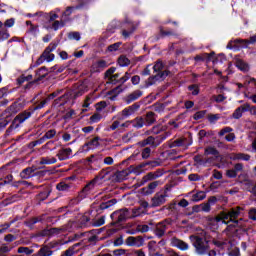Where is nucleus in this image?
<instances>
[{"instance_id": "nucleus-1", "label": "nucleus", "mask_w": 256, "mask_h": 256, "mask_svg": "<svg viewBox=\"0 0 256 256\" xmlns=\"http://www.w3.org/2000/svg\"><path fill=\"white\" fill-rule=\"evenodd\" d=\"M190 241L193 247H195L198 255H205V253L209 251V244H207V242L204 241L203 238L197 235H191Z\"/></svg>"}, {"instance_id": "nucleus-2", "label": "nucleus", "mask_w": 256, "mask_h": 256, "mask_svg": "<svg viewBox=\"0 0 256 256\" xmlns=\"http://www.w3.org/2000/svg\"><path fill=\"white\" fill-rule=\"evenodd\" d=\"M110 217L112 219L111 225H119V223H123V222L127 221V219H130L129 218V209L123 208V209L117 210V211L113 212L110 215Z\"/></svg>"}, {"instance_id": "nucleus-3", "label": "nucleus", "mask_w": 256, "mask_h": 256, "mask_svg": "<svg viewBox=\"0 0 256 256\" xmlns=\"http://www.w3.org/2000/svg\"><path fill=\"white\" fill-rule=\"evenodd\" d=\"M167 197H169L167 189L157 192L151 198V207H161V205H165V203H167Z\"/></svg>"}, {"instance_id": "nucleus-4", "label": "nucleus", "mask_w": 256, "mask_h": 256, "mask_svg": "<svg viewBox=\"0 0 256 256\" xmlns=\"http://www.w3.org/2000/svg\"><path fill=\"white\" fill-rule=\"evenodd\" d=\"M58 46H59V42L50 43L49 46L46 47V49L40 56L39 61H48V63L53 61V59H55V54L51 52L55 51V49H57Z\"/></svg>"}, {"instance_id": "nucleus-5", "label": "nucleus", "mask_w": 256, "mask_h": 256, "mask_svg": "<svg viewBox=\"0 0 256 256\" xmlns=\"http://www.w3.org/2000/svg\"><path fill=\"white\" fill-rule=\"evenodd\" d=\"M168 137H171V132H165L156 137L149 136L148 138H146V143L147 145H150V147L157 148L160 146L162 141H165V139H167Z\"/></svg>"}, {"instance_id": "nucleus-6", "label": "nucleus", "mask_w": 256, "mask_h": 256, "mask_svg": "<svg viewBox=\"0 0 256 256\" xmlns=\"http://www.w3.org/2000/svg\"><path fill=\"white\" fill-rule=\"evenodd\" d=\"M168 73L167 72H161L157 73L154 76H150L146 81H145V87H151V85H155L157 81H163L165 77H167Z\"/></svg>"}, {"instance_id": "nucleus-7", "label": "nucleus", "mask_w": 256, "mask_h": 256, "mask_svg": "<svg viewBox=\"0 0 256 256\" xmlns=\"http://www.w3.org/2000/svg\"><path fill=\"white\" fill-rule=\"evenodd\" d=\"M65 231H68L67 227H60V228H50L43 230L41 232L42 237H51L53 235H61V233H65Z\"/></svg>"}, {"instance_id": "nucleus-8", "label": "nucleus", "mask_w": 256, "mask_h": 256, "mask_svg": "<svg viewBox=\"0 0 256 256\" xmlns=\"http://www.w3.org/2000/svg\"><path fill=\"white\" fill-rule=\"evenodd\" d=\"M29 117H31V112H23L18 114L14 120H13V125H15V127H19V125H21V123H25V121H27V119H29Z\"/></svg>"}, {"instance_id": "nucleus-9", "label": "nucleus", "mask_w": 256, "mask_h": 256, "mask_svg": "<svg viewBox=\"0 0 256 256\" xmlns=\"http://www.w3.org/2000/svg\"><path fill=\"white\" fill-rule=\"evenodd\" d=\"M139 110V104H133L124 110H122L121 115L122 119H127V117H131L135 112Z\"/></svg>"}, {"instance_id": "nucleus-10", "label": "nucleus", "mask_w": 256, "mask_h": 256, "mask_svg": "<svg viewBox=\"0 0 256 256\" xmlns=\"http://www.w3.org/2000/svg\"><path fill=\"white\" fill-rule=\"evenodd\" d=\"M97 181H99V176H96L94 179H92L90 182H88L84 188L82 189V193L84 196L89 195L93 189H95V186L97 185Z\"/></svg>"}, {"instance_id": "nucleus-11", "label": "nucleus", "mask_w": 256, "mask_h": 256, "mask_svg": "<svg viewBox=\"0 0 256 256\" xmlns=\"http://www.w3.org/2000/svg\"><path fill=\"white\" fill-rule=\"evenodd\" d=\"M171 245L173 247H177L181 251H187V249H189V244H187L183 240H180L179 238H172L171 239Z\"/></svg>"}, {"instance_id": "nucleus-12", "label": "nucleus", "mask_w": 256, "mask_h": 256, "mask_svg": "<svg viewBox=\"0 0 256 256\" xmlns=\"http://www.w3.org/2000/svg\"><path fill=\"white\" fill-rule=\"evenodd\" d=\"M229 159L231 161H249L251 159V155L245 153H231L229 155Z\"/></svg>"}, {"instance_id": "nucleus-13", "label": "nucleus", "mask_w": 256, "mask_h": 256, "mask_svg": "<svg viewBox=\"0 0 256 256\" xmlns=\"http://www.w3.org/2000/svg\"><path fill=\"white\" fill-rule=\"evenodd\" d=\"M159 185H161V181L151 182L150 184H148L147 187L143 188L142 191L144 195H153V193H155V190L157 189V187H159Z\"/></svg>"}, {"instance_id": "nucleus-14", "label": "nucleus", "mask_w": 256, "mask_h": 256, "mask_svg": "<svg viewBox=\"0 0 256 256\" xmlns=\"http://www.w3.org/2000/svg\"><path fill=\"white\" fill-rule=\"evenodd\" d=\"M87 91H88L87 84L80 83L76 85V88L73 91V95L75 98L81 97V95H84V93H87Z\"/></svg>"}, {"instance_id": "nucleus-15", "label": "nucleus", "mask_w": 256, "mask_h": 256, "mask_svg": "<svg viewBox=\"0 0 256 256\" xmlns=\"http://www.w3.org/2000/svg\"><path fill=\"white\" fill-rule=\"evenodd\" d=\"M71 153H73V150H71V148H64L58 151L57 157L59 161H65L69 159V156L71 155Z\"/></svg>"}, {"instance_id": "nucleus-16", "label": "nucleus", "mask_w": 256, "mask_h": 256, "mask_svg": "<svg viewBox=\"0 0 256 256\" xmlns=\"http://www.w3.org/2000/svg\"><path fill=\"white\" fill-rule=\"evenodd\" d=\"M243 210V208L241 207H236V208H232L228 211V214L230 215V221H233L234 223H239V221L235 220L237 219V217H239V215H241V211Z\"/></svg>"}, {"instance_id": "nucleus-17", "label": "nucleus", "mask_w": 256, "mask_h": 256, "mask_svg": "<svg viewBox=\"0 0 256 256\" xmlns=\"http://www.w3.org/2000/svg\"><path fill=\"white\" fill-rule=\"evenodd\" d=\"M236 43L242 45V47H249V45H256V35L251 36L249 39H237Z\"/></svg>"}, {"instance_id": "nucleus-18", "label": "nucleus", "mask_w": 256, "mask_h": 256, "mask_svg": "<svg viewBox=\"0 0 256 256\" xmlns=\"http://www.w3.org/2000/svg\"><path fill=\"white\" fill-rule=\"evenodd\" d=\"M165 231H167V222H160L156 225L155 235L157 237H163Z\"/></svg>"}, {"instance_id": "nucleus-19", "label": "nucleus", "mask_w": 256, "mask_h": 256, "mask_svg": "<svg viewBox=\"0 0 256 256\" xmlns=\"http://www.w3.org/2000/svg\"><path fill=\"white\" fill-rule=\"evenodd\" d=\"M81 4L78 6H69L66 8V10L63 12V15L65 17H69L73 14L74 11H76V9H79L80 7H83V5H85V0H80Z\"/></svg>"}, {"instance_id": "nucleus-20", "label": "nucleus", "mask_w": 256, "mask_h": 256, "mask_svg": "<svg viewBox=\"0 0 256 256\" xmlns=\"http://www.w3.org/2000/svg\"><path fill=\"white\" fill-rule=\"evenodd\" d=\"M142 95L143 91L136 90L127 96L126 103H132V101H137V99H139V97H141Z\"/></svg>"}, {"instance_id": "nucleus-21", "label": "nucleus", "mask_w": 256, "mask_h": 256, "mask_svg": "<svg viewBox=\"0 0 256 256\" xmlns=\"http://www.w3.org/2000/svg\"><path fill=\"white\" fill-rule=\"evenodd\" d=\"M216 223H219V221H223L224 223H229L227 221H231V216L229 215V212H220L216 217H215Z\"/></svg>"}, {"instance_id": "nucleus-22", "label": "nucleus", "mask_w": 256, "mask_h": 256, "mask_svg": "<svg viewBox=\"0 0 256 256\" xmlns=\"http://www.w3.org/2000/svg\"><path fill=\"white\" fill-rule=\"evenodd\" d=\"M53 255V251L51 250V248H49V246L47 245H43L38 253H36L34 256H51Z\"/></svg>"}, {"instance_id": "nucleus-23", "label": "nucleus", "mask_w": 256, "mask_h": 256, "mask_svg": "<svg viewBox=\"0 0 256 256\" xmlns=\"http://www.w3.org/2000/svg\"><path fill=\"white\" fill-rule=\"evenodd\" d=\"M145 213V210H143L141 207H136L129 212V218L130 219H135L137 217H141Z\"/></svg>"}, {"instance_id": "nucleus-24", "label": "nucleus", "mask_w": 256, "mask_h": 256, "mask_svg": "<svg viewBox=\"0 0 256 256\" xmlns=\"http://www.w3.org/2000/svg\"><path fill=\"white\" fill-rule=\"evenodd\" d=\"M130 123L135 129H141L145 125V119H143V117H137L134 120L130 121Z\"/></svg>"}, {"instance_id": "nucleus-25", "label": "nucleus", "mask_w": 256, "mask_h": 256, "mask_svg": "<svg viewBox=\"0 0 256 256\" xmlns=\"http://www.w3.org/2000/svg\"><path fill=\"white\" fill-rule=\"evenodd\" d=\"M99 141H101V138L99 136H96L95 138H93L92 140L88 141L85 144V147H88V149H95L97 147H99V145H101L99 143Z\"/></svg>"}, {"instance_id": "nucleus-26", "label": "nucleus", "mask_w": 256, "mask_h": 256, "mask_svg": "<svg viewBox=\"0 0 256 256\" xmlns=\"http://www.w3.org/2000/svg\"><path fill=\"white\" fill-rule=\"evenodd\" d=\"M35 173V169L29 167V168H26L24 169L21 173H20V177L22 179H31V177H33Z\"/></svg>"}, {"instance_id": "nucleus-27", "label": "nucleus", "mask_w": 256, "mask_h": 256, "mask_svg": "<svg viewBox=\"0 0 256 256\" xmlns=\"http://www.w3.org/2000/svg\"><path fill=\"white\" fill-rule=\"evenodd\" d=\"M10 37L9 30H7V27L3 25V22L0 21V39L3 41L7 40Z\"/></svg>"}, {"instance_id": "nucleus-28", "label": "nucleus", "mask_w": 256, "mask_h": 256, "mask_svg": "<svg viewBox=\"0 0 256 256\" xmlns=\"http://www.w3.org/2000/svg\"><path fill=\"white\" fill-rule=\"evenodd\" d=\"M54 163H57V158L52 156L42 157L40 159V165H54Z\"/></svg>"}, {"instance_id": "nucleus-29", "label": "nucleus", "mask_w": 256, "mask_h": 256, "mask_svg": "<svg viewBox=\"0 0 256 256\" xmlns=\"http://www.w3.org/2000/svg\"><path fill=\"white\" fill-rule=\"evenodd\" d=\"M205 197H207L205 191H199L198 193L192 195L191 201H193V203H197L199 201H203Z\"/></svg>"}, {"instance_id": "nucleus-30", "label": "nucleus", "mask_w": 256, "mask_h": 256, "mask_svg": "<svg viewBox=\"0 0 256 256\" xmlns=\"http://www.w3.org/2000/svg\"><path fill=\"white\" fill-rule=\"evenodd\" d=\"M245 104H243L242 106L238 107L234 113H233V118L234 119H241V117H243V113H245Z\"/></svg>"}, {"instance_id": "nucleus-31", "label": "nucleus", "mask_w": 256, "mask_h": 256, "mask_svg": "<svg viewBox=\"0 0 256 256\" xmlns=\"http://www.w3.org/2000/svg\"><path fill=\"white\" fill-rule=\"evenodd\" d=\"M107 67V62L105 60H98L92 66L94 71H99L100 69H105Z\"/></svg>"}, {"instance_id": "nucleus-32", "label": "nucleus", "mask_w": 256, "mask_h": 256, "mask_svg": "<svg viewBox=\"0 0 256 256\" xmlns=\"http://www.w3.org/2000/svg\"><path fill=\"white\" fill-rule=\"evenodd\" d=\"M236 67H238L240 71H249V64H247V62L243 61L242 59H238L236 61Z\"/></svg>"}, {"instance_id": "nucleus-33", "label": "nucleus", "mask_w": 256, "mask_h": 256, "mask_svg": "<svg viewBox=\"0 0 256 256\" xmlns=\"http://www.w3.org/2000/svg\"><path fill=\"white\" fill-rule=\"evenodd\" d=\"M17 253L20 255H33L34 250L29 247L21 246L17 249Z\"/></svg>"}, {"instance_id": "nucleus-34", "label": "nucleus", "mask_w": 256, "mask_h": 256, "mask_svg": "<svg viewBox=\"0 0 256 256\" xmlns=\"http://www.w3.org/2000/svg\"><path fill=\"white\" fill-rule=\"evenodd\" d=\"M139 241H143V238L130 236L126 239V244L130 246L139 245Z\"/></svg>"}, {"instance_id": "nucleus-35", "label": "nucleus", "mask_w": 256, "mask_h": 256, "mask_svg": "<svg viewBox=\"0 0 256 256\" xmlns=\"http://www.w3.org/2000/svg\"><path fill=\"white\" fill-rule=\"evenodd\" d=\"M151 132L154 134V135H159V133H169V131H167V126H154L152 129H151Z\"/></svg>"}, {"instance_id": "nucleus-36", "label": "nucleus", "mask_w": 256, "mask_h": 256, "mask_svg": "<svg viewBox=\"0 0 256 256\" xmlns=\"http://www.w3.org/2000/svg\"><path fill=\"white\" fill-rule=\"evenodd\" d=\"M13 247L7 245V244H1L0 245V256H7V253H11V250Z\"/></svg>"}, {"instance_id": "nucleus-37", "label": "nucleus", "mask_w": 256, "mask_h": 256, "mask_svg": "<svg viewBox=\"0 0 256 256\" xmlns=\"http://www.w3.org/2000/svg\"><path fill=\"white\" fill-rule=\"evenodd\" d=\"M163 62H161V61H157L156 63H155V65L153 66V70H154V72L155 73H168L169 74V72L168 71H163Z\"/></svg>"}, {"instance_id": "nucleus-38", "label": "nucleus", "mask_w": 256, "mask_h": 256, "mask_svg": "<svg viewBox=\"0 0 256 256\" xmlns=\"http://www.w3.org/2000/svg\"><path fill=\"white\" fill-rule=\"evenodd\" d=\"M131 63V61L129 60V58H127V56H120L118 58V65H120V67H127V65H129Z\"/></svg>"}, {"instance_id": "nucleus-39", "label": "nucleus", "mask_w": 256, "mask_h": 256, "mask_svg": "<svg viewBox=\"0 0 256 256\" xmlns=\"http://www.w3.org/2000/svg\"><path fill=\"white\" fill-rule=\"evenodd\" d=\"M184 142H185V140L180 138V139H177L175 141H170L168 143V146L170 147V149H173V147H182Z\"/></svg>"}, {"instance_id": "nucleus-40", "label": "nucleus", "mask_w": 256, "mask_h": 256, "mask_svg": "<svg viewBox=\"0 0 256 256\" xmlns=\"http://www.w3.org/2000/svg\"><path fill=\"white\" fill-rule=\"evenodd\" d=\"M79 247V243L74 244L73 246L69 247L61 256H72L75 255V248Z\"/></svg>"}, {"instance_id": "nucleus-41", "label": "nucleus", "mask_w": 256, "mask_h": 256, "mask_svg": "<svg viewBox=\"0 0 256 256\" xmlns=\"http://www.w3.org/2000/svg\"><path fill=\"white\" fill-rule=\"evenodd\" d=\"M146 124L147 125H153V123H155V113L153 112H148L146 114V118H145Z\"/></svg>"}, {"instance_id": "nucleus-42", "label": "nucleus", "mask_w": 256, "mask_h": 256, "mask_svg": "<svg viewBox=\"0 0 256 256\" xmlns=\"http://www.w3.org/2000/svg\"><path fill=\"white\" fill-rule=\"evenodd\" d=\"M47 68L43 67V68H40L38 71H37V76H38V79H36L35 81H41V79H44V77H47Z\"/></svg>"}, {"instance_id": "nucleus-43", "label": "nucleus", "mask_w": 256, "mask_h": 256, "mask_svg": "<svg viewBox=\"0 0 256 256\" xmlns=\"http://www.w3.org/2000/svg\"><path fill=\"white\" fill-rule=\"evenodd\" d=\"M70 188H71V186L65 182H60L56 186V189L58 191H69Z\"/></svg>"}, {"instance_id": "nucleus-44", "label": "nucleus", "mask_w": 256, "mask_h": 256, "mask_svg": "<svg viewBox=\"0 0 256 256\" xmlns=\"http://www.w3.org/2000/svg\"><path fill=\"white\" fill-rule=\"evenodd\" d=\"M93 227H101V225H105V216H102L96 220L92 221Z\"/></svg>"}, {"instance_id": "nucleus-45", "label": "nucleus", "mask_w": 256, "mask_h": 256, "mask_svg": "<svg viewBox=\"0 0 256 256\" xmlns=\"http://www.w3.org/2000/svg\"><path fill=\"white\" fill-rule=\"evenodd\" d=\"M159 174L157 172H150L146 176H144V181H153L155 179H158Z\"/></svg>"}, {"instance_id": "nucleus-46", "label": "nucleus", "mask_w": 256, "mask_h": 256, "mask_svg": "<svg viewBox=\"0 0 256 256\" xmlns=\"http://www.w3.org/2000/svg\"><path fill=\"white\" fill-rule=\"evenodd\" d=\"M68 39L74 40V41H80L81 40V33H79V32H70L68 34Z\"/></svg>"}, {"instance_id": "nucleus-47", "label": "nucleus", "mask_w": 256, "mask_h": 256, "mask_svg": "<svg viewBox=\"0 0 256 256\" xmlns=\"http://www.w3.org/2000/svg\"><path fill=\"white\" fill-rule=\"evenodd\" d=\"M244 111H249L250 115H256V106H250L249 103H245Z\"/></svg>"}, {"instance_id": "nucleus-48", "label": "nucleus", "mask_w": 256, "mask_h": 256, "mask_svg": "<svg viewBox=\"0 0 256 256\" xmlns=\"http://www.w3.org/2000/svg\"><path fill=\"white\" fill-rule=\"evenodd\" d=\"M55 135H57V131L55 129H51L48 130L45 134H44V139H53V137H55Z\"/></svg>"}, {"instance_id": "nucleus-49", "label": "nucleus", "mask_w": 256, "mask_h": 256, "mask_svg": "<svg viewBox=\"0 0 256 256\" xmlns=\"http://www.w3.org/2000/svg\"><path fill=\"white\" fill-rule=\"evenodd\" d=\"M205 155H219V151H217L215 149V147H208L205 149V152H204Z\"/></svg>"}, {"instance_id": "nucleus-50", "label": "nucleus", "mask_w": 256, "mask_h": 256, "mask_svg": "<svg viewBox=\"0 0 256 256\" xmlns=\"http://www.w3.org/2000/svg\"><path fill=\"white\" fill-rule=\"evenodd\" d=\"M142 159H149V157H151V148L150 147H146L142 150Z\"/></svg>"}, {"instance_id": "nucleus-51", "label": "nucleus", "mask_w": 256, "mask_h": 256, "mask_svg": "<svg viewBox=\"0 0 256 256\" xmlns=\"http://www.w3.org/2000/svg\"><path fill=\"white\" fill-rule=\"evenodd\" d=\"M129 173H131V170H123V171L117 172L116 175H117L118 179L123 181V179H125V177H127V175H129Z\"/></svg>"}, {"instance_id": "nucleus-52", "label": "nucleus", "mask_w": 256, "mask_h": 256, "mask_svg": "<svg viewBox=\"0 0 256 256\" xmlns=\"http://www.w3.org/2000/svg\"><path fill=\"white\" fill-rule=\"evenodd\" d=\"M65 25V23H63V21H54L52 23V29H54V31H57L60 27H63Z\"/></svg>"}, {"instance_id": "nucleus-53", "label": "nucleus", "mask_w": 256, "mask_h": 256, "mask_svg": "<svg viewBox=\"0 0 256 256\" xmlns=\"http://www.w3.org/2000/svg\"><path fill=\"white\" fill-rule=\"evenodd\" d=\"M141 168H139V165L137 166H130V173H134L135 175H141Z\"/></svg>"}, {"instance_id": "nucleus-54", "label": "nucleus", "mask_w": 256, "mask_h": 256, "mask_svg": "<svg viewBox=\"0 0 256 256\" xmlns=\"http://www.w3.org/2000/svg\"><path fill=\"white\" fill-rule=\"evenodd\" d=\"M101 114H99V113H95V114H93L91 117H90V121L92 122V123H99V121H101Z\"/></svg>"}, {"instance_id": "nucleus-55", "label": "nucleus", "mask_w": 256, "mask_h": 256, "mask_svg": "<svg viewBox=\"0 0 256 256\" xmlns=\"http://www.w3.org/2000/svg\"><path fill=\"white\" fill-rule=\"evenodd\" d=\"M189 91H191L192 95H199V86L191 85L188 87Z\"/></svg>"}, {"instance_id": "nucleus-56", "label": "nucleus", "mask_w": 256, "mask_h": 256, "mask_svg": "<svg viewBox=\"0 0 256 256\" xmlns=\"http://www.w3.org/2000/svg\"><path fill=\"white\" fill-rule=\"evenodd\" d=\"M219 119H220L219 114H210L208 116V120L210 123H215V121H219Z\"/></svg>"}, {"instance_id": "nucleus-57", "label": "nucleus", "mask_w": 256, "mask_h": 256, "mask_svg": "<svg viewBox=\"0 0 256 256\" xmlns=\"http://www.w3.org/2000/svg\"><path fill=\"white\" fill-rule=\"evenodd\" d=\"M249 219L256 221V208H251L248 212Z\"/></svg>"}, {"instance_id": "nucleus-58", "label": "nucleus", "mask_w": 256, "mask_h": 256, "mask_svg": "<svg viewBox=\"0 0 256 256\" xmlns=\"http://www.w3.org/2000/svg\"><path fill=\"white\" fill-rule=\"evenodd\" d=\"M243 169H244L243 163H237L234 165V171H235L236 175L238 173H241V171H243Z\"/></svg>"}, {"instance_id": "nucleus-59", "label": "nucleus", "mask_w": 256, "mask_h": 256, "mask_svg": "<svg viewBox=\"0 0 256 256\" xmlns=\"http://www.w3.org/2000/svg\"><path fill=\"white\" fill-rule=\"evenodd\" d=\"M226 176L229 177V179H235V177H237V174L234 169H229L226 171Z\"/></svg>"}, {"instance_id": "nucleus-60", "label": "nucleus", "mask_w": 256, "mask_h": 256, "mask_svg": "<svg viewBox=\"0 0 256 256\" xmlns=\"http://www.w3.org/2000/svg\"><path fill=\"white\" fill-rule=\"evenodd\" d=\"M231 131H233V128L225 127L222 130H220L219 135L220 137H223V135H226V133H231Z\"/></svg>"}, {"instance_id": "nucleus-61", "label": "nucleus", "mask_w": 256, "mask_h": 256, "mask_svg": "<svg viewBox=\"0 0 256 256\" xmlns=\"http://www.w3.org/2000/svg\"><path fill=\"white\" fill-rule=\"evenodd\" d=\"M3 25L6 28L7 27H13V25H15V19L10 18V19L6 20Z\"/></svg>"}, {"instance_id": "nucleus-62", "label": "nucleus", "mask_w": 256, "mask_h": 256, "mask_svg": "<svg viewBox=\"0 0 256 256\" xmlns=\"http://www.w3.org/2000/svg\"><path fill=\"white\" fill-rule=\"evenodd\" d=\"M205 117V111H199L194 114V119L198 121V119H203Z\"/></svg>"}, {"instance_id": "nucleus-63", "label": "nucleus", "mask_w": 256, "mask_h": 256, "mask_svg": "<svg viewBox=\"0 0 256 256\" xmlns=\"http://www.w3.org/2000/svg\"><path fill=\"white\" fill-rule=\"evenodd\" d=\"M113 255L114 256H123V255H125V250H123V249L114 250Z\"/></svg>"}, {"instance_id": "nucleus-64", "label": "nucleus", "mask_w": 256, "mask_h": 256, "mask_svg": "<svg viewBox=\"0 0 256 256\" xmlns=\"http://www.w3.org/2000/svg\"><path fill=\"white\" fill-rule=\"evenodd\" d=\"M230 256H241V252L239 251V248H234L230 253Z\"/></svg>"}]
</instances>
